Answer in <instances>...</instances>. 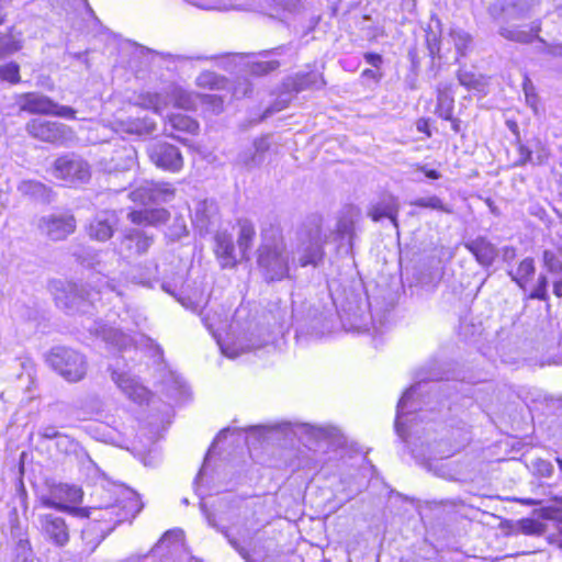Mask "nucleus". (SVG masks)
Listing matches in <instances>:
<instances>
[{
	"label": "nucleus",
	"mask_w": 562,
	"mask_h": 562,
	"mask_svg": "<svg viewBox=\"0 0 562 562\" xmlns=\"http://www.w3.org/2000/svg\"><path fill=\"white\" fill-rule=\"evenodd\" d=\"M290 256L283 237L272 232L262 235L257 249V267L267 282H277L290 278Z\"/></svg>",
	"instance_id": "obj_1"
},
{
	"label": "nucleus",
	"mask_w": 562,
	"mask_h": 562,
	"mask_svg": "<svg viewBox=\"0 0 562 562\" xmlns=\"http://www.w3.org/2000/svg\"><path fill=\"white\" fill-rule=\"evenodd\" d=\"M202 322L216 339L222 352L234 359L239 355L260 348L265 342H246V336L234 337L238 327L237 322H229V311L222 308L220 312H205Z\"/></svg>",
	"instance_id": "obj_2"
},
{
	"label": "nucleus",
	"mask_w": 562,
	"mask_h": 562,
	"mask_svg": "<svg viewBox=\"0 0 562 562\" xmlns=\"http://www.w3.org/2000/svg\"><path fill=\"white\" fill-rule=\"evenodd\" d=\"M326 236L322 231V220L313 217L299 232L296 260L300 267H317L324 258L323 245Z\"/></svg>",
	"instance_id": "obj_3"
},
{
	"label": "nucleus",
	"mask_w": 562,
	"mask_h": 562,
	"mask_svg": "<svg viewBox=\"0 0 562 562\" xmlns=\"http://www.w3.org/2000/svg\"><path fill=\"white\" fill-rule=\"evenodd\" d=\"M46 361L57 374L70 383L83 380L88 372L86 356L72 348L54 347Z\"/></svg>",
	"instance_id": "obj_4"
},
{
	"label": "nucleus",
	"mask_w": 562,
	"mask_h": 562,
	"mask_svg": "<svg viewBox=\"0 0 562 562\" xmlns=\"http://www.w3.org/2000/svg\"><path fill=\"white\" fill-rule=\"evenodd\" d=\"M101 293V290L87 291L83 286L74 283H59L55 286V301L67 313L80 312L86 314L94 306V302Z\"/></svg>",
	"instance_id": "obj_5"
},
{
	"label": "nucleus",
	"mask_w": 562,
	"mask_h": 562,
	"mask_svg": "<svg viewBox=\"0 0 562 562\" xmlns=\"http://www.w3.org/2000/svg\"><path fill=\"white\" fill-rule=\"evenodd\" d=\"M109 370L112 381L130 400L137 403H143L148 400V390L131 373L125 361L119 358L115 359V361L110 364Z\"/></svg>",
	"instance_id": "obj_6"
},
{
	"label": "nucleus",
	"mask_w": 562,
	"mask_h": 562,
	"mask_svg": "<svg viewBox=\"0 0 562 562\" xmlns=\"http://www.w3.org/2000/svg\"><path fill=\"white\" fill-rule=\"evenodd\" d=\"M54 176L66 184L76 186L89 180L90 169L82 159L65 156L55 161Z\"/></svg>",
	"instance_id": "obj_7"
},
{
	"label": "nucleus",
	"mask_w": 562,
	"mask_h": 562,
	"mask_svg": "<svg viewBox=\"0 0 562 562\" xmlns=\"http://www.w3.org/2000/svg\"><path fill=\"white\" fill-rule=\"evenodd\" d=\"M147 151L150 161L165 171L179 172L183 167V157L175 145L158 142L151 144Z\"/></svg>",
	"instance_id": "obj_8"
},
{
	"label": "nucleus",
	"mask_w": 562,
	"mask_h": 562,
	"mask_svg": "<svg viewBox=\"0 0 562 562\" xmlns=\"http://www.w3.org/2000/svg\"><path fill=\"white\" fill-rule=\"evenodd\" d=\"M40 231L53 240L65 239L76 229V220L68 213L49 214L38 222Z\"/></svg>",
	"instance_id": "obj_9"
},
{
	"label": "nucleus",
	"mask_w": 562,
	"mask_h": 562,
	"mask_svg": "<svg viewBox=\"0 0 562 562\" xmlns=\"http://www.w3.org/2000/svg\"><path fill=\"white\" fill-rule=\"evenodd\" d=\"M82 492L79 487L59 483L54 485L48 495H42L40 501L43 506L69 512L67 503L76 504L81 502Z\"/></svg>",
	"instance_id": "obj_10"
},
{
	"label": "nucleus",
	"mask_w": 562,
	"mask_h": 562,
	"mask_svg": "<svg viewBox=\"0 0 562 562\" xmlns=\"http://www.w3.org/2000/svg\"><path fill=\"white\" fill-rule=\"evenodd\" d=\"M26 130L33 137L48 143H61L68 138L70 132L66 125L44 119L30 121Z\"/></svg>",
	"instance_id": "obj_11"
},
{
	"label": "nucleus",
	"mask_w": 562,
	"mask_h": 562,
	"mask_svg": "<svg viewBox=\"0 0 562 562\" xmlns=\"http://www.w3.org/2000/svg\"><path fill=\"white\" fill-rule=\"evenodd\" d=\"M424 390V383L418 382L412 385L401 397L397 409H396V418H395V430L398 437H401L404 441L407 439V429L406 425L409 422L408 415L413 414L417 408L413 403V400L416 395L420 394Z\"/></svg>",
	"instance_id": "obj_12"
},
{
	"label": "nucleus",
	"mask_w": 562,
	"mask_h": 562,
	"mask_svg": "<svg viewBox=\"0 0 562 562\" xmlns=\"http://www.w3.org/2000/svg\"><path fill=\"white\" fill-rule=\"evenodd\" d=\"M270 148L267 137L256 138L248 147L244 148L236 158V165L252 170L261 166Z\"/></svg>",
	"instance_id": "obj_13"
},
{
	"label": "nucleus",
	"mask_w": 562,
	"mask_h": 562,
	"mask_svg": "<svg viewBox=\"0 0 562 562\" xmlns=\"http://www.w3.org/2000/svg\"><path fill=\"white\" fill-rule=\"evenodd\" d=\"M40 528L43 535L58 547H64L69 541V530L64 518L53 514L38 516Z\"/></svg>",
	"instance_id": "obj_14"
},
{
	"label": "nucleus",
	"mask_w": 562,
	"mask_h": 562,
	"mask_svg": "<svg viewBox=\"0 0 562 562\" xmlns=\"http://www.w3.org/2000/svg\"><path fill=\"white\" fill-rule=\"evenodd\" d=\"M214 252L222 268H234L240 260L239 250L236 249L233 236L227 232H217L214 237Z\"/></svg>",
	"instance_id": "obj_15"
},
{
	"label": "nucleus",
	"mask_w": 562,
	"mask_h": 562,
	"mask_svg": "<svg viewBox=\"0 0 562 562\" xmlns=\"http://www.w3.org/2000/svg\"><path fill=\"white\" fill-rule=\"evenodd\" d=\"M400 211L398 199L392 194L385 193L376 201L372 202L368 210V216L374 222L389 218L395 228L398 227L397 215Z\"/></svg>",
	"instance_id": "obj_16"
},
{
	"label": "nucleus",
	"mask_w": 562,
	"mask_h": 562,
	"mask_svg": "<svg viewBox=\"0 0 562 562\" xmlns=\"http://www.w3.org/2000/svg\"><path fill=\"white\" fill-rule=\"evenodd\" d=\"M115 224L116 216L114 212H101L90 223L88 234L95 240L105 241L113 235Z\"/></svg>",
	"instance_id": "obj_17"
},
{
	"label": "nucleus",
	"mask_w": 562,
	"mask_h": 562,
	"mask_svg": "<svg viewBox=\"0 0 562 562\" xmlns=\"http://www.w3.org/2000/svg\"><path fill=\"white\" fill-rule=\"evenodd\" d=\"M464 247L475 257L482 266L488 267L497 256L496 247L485 237H476L464 244Z\"/></svg>",
	"instance_id": "obj_18"
},
{
	"label": "nucleus",
	"mask_w": 562,
	"mask_h": 562,
	"mask_svg": "<svg viewBox=\"0 0 562 562\" xmlns=\"http://www.w3.org/2000/svg\"><path fill=\"white\" fill-rule=\"evenodd\" d=\"M88 330L101 337L106 344L117 347L120 350H125L127 347L132 346V338L117 328L95 323L94 327L89 326Z\"/></svg>",
	"instance_id": "obj_19"
},
{
	"label": "nucleus",
	"mask_w": 562,
	"mask_h": 562,
	"mask_svg": "<svg viewBox=\"0 0 562 562\" xmlns=\"http://www.w3.org/2000/svg\"><path fill=\"white\" fill-rule=\"evenodd\" d=\"M116 132L126 133L131 135H148L156 128V123L148 117L136 119H115L113 122Z\"/></svg>",
	"instance_id": "obj_20"
},
{
	"label": "nucleus",
	"mask_w": 562,
	"mask_h": 562,
	"mask_svg": "<svg viewBox=\"0 0 562 562\" xmlns=\"http://www.w3.org/2000/svg\"><path fill=\"white\" fill-rule=\"evenodd\" d=\"M55 108L53 100L38 93H26L21 100V109L31 113L50 114Z\"/></svg>",
	"instance_id": "obj_21"
},
{
	"label": "nucleus",
	"mask_w": 562,
	"mask_h": 562,
	"mask_svg": "<svg viewBox=\"0 0 562 562\" xmlns=\"http://www.w3.org/2000/svg\"><path fill=\"white\" fill-rule=\"evenodd\" d=\"M217 212V206L212 200H201L198 201L194 206V213L192 216L193 223L201 231L207 229L213 217H215Z\"/></svg>",
	"instance_id": "obj_22"
},
{
	"label": "nucleus",
	"mask_w": 562,
	"mask_h": 562,
	"mask_svg": "<svg viewBox=\"0 0 562 562\" xmlns=\"http://www.w3.org/2000/svg\"><path fill=\"white\" fill-rule=\"evenodd\" d=\"M238 226L237 249L239 250L240 258L248 259V254L256 236V229L247 220L239 221Z\"/></svg>",
	"instance_id": "obj_23"
},
{
	"label": "nucleus",
	"mask_w": 562,
	"mask_h": 562,
	"mask_svg": "<svg viewBox=\"0 0 562 562\" xmlns=\"http://www.w3.org/2000/svg\"><path fill=\"white\" fill-rule=\"evenodd\" d=\"M128 218L135 224L157 225L167 222L169 212L166 209L132 211L128 213Z\"/></svg>",
	"instance_id": "obj_24"
},
{
	"label": "nucleus",
	"mask_w": 562,
	"mask_h": 562,
	"mask_svg": "<svg viewBox=\"0 0 562 562\" xmlns=\"http://www.w3.org/2000/svg\"><path fill=\"white\" fill-rule=\"evenodd\" d=\"M168 105L173 104L177 108L190 110L195 105V97L189 91L180 87H171L169 91L165 92Z\"/></svg>",
	"instance_id": "obj_25"
},
{
	"label": "nucleus",
	"mask_w": 562,
	"mask_h": 562,
	"mask_svg": "<svg viewBox=\"0 0 562 562\" xmlns=\"http://www.w3.org/2000/svg\"><path fill=\"white\" fill-rule=\"evenodd\" d=\"M135 105L143 109L153 110L155 113L160 114L162 110L168 105V101L167 97H165V93L145 92L137 97Z\"/></svg>",
	"instance_id": "obj_26"
},
{
	"label": "nucleus",
	"mask_w": 562,
	"mask_h": 562,
	"mask_svg": "<svg viewBox=\"0 0 562 562\" xmlns=\"http://www.w3.org/2000/svg\"><path fill=\"white\" fill-rule=\"evenodd\" d=\"M536 271L532 258H525L520 261L515 271H509V276L521 289H526Z\"/></svg>",
	"instance_id": "obj_27"
},
{
	"label": "nucleus",
	"mask_w": 562,
	"mask_h": 562,
	"mask_svg": "<svg viewBox=\"0 0 562 562\" xmlns=\"http://www.w3.org/2000/svg\"><path fill=\"white\" fill-rule=\"evenodd\" d=\"M443 41L452 42L459 56H465L472 45L471 35L458 27H451L448 38L445 37Z\"/></svg>",
	"instance_id": "obj_28"
},
{
	"label": "nucleus",
	"mask_w": 562,
	"mask_h": 562,
	"mask_svg": "<svg viewBox=\"0 0 562 562\" xmlns=\"http://www.w3.org/2000/svg\"><path fill=\"white\" fill-rule=\"evenodd\" d=\"M22 48V34L10 31L0 35V59L4 58Z\"/></svg>",
	"instance_id": "obj_29"
},
{
	"label": "nucleus",
	"mask_w": 562,
	"mask_h": 562,
	"mask_svg": "<svg viewBox=\"0 0 562 562\" xmlns=\"http://www.w3.org/2000/svg\"><path fill=\"white\" fill-rule=\"evenodd\" d=\"M124 243L128 249L135 247L137 254H143L151 246L153 238L139 229H133L126 235Z\"/></svg>",
	"instance_id": "obj_30"
},
{
	"label": "nucleus",
	"mask_w": 562,
	"mask_h": 562,
	"mask_svg": "<svg viewBox=\"0 0 562 562\" xmlns=\"http://www.w3.org/2000/svg\"><path fill=\"white\" fill-rule=\"evenodd\" d=\"M168 123L172 130L189 134H195L199 130V124L195 120L181 113L170 115Z\"/></svg>",
	"instance_id": "obj_31"
},
{
	"label": "nucleus",
	"mask_w": 562,
	"mask_h": 562,
	"mask_svg": "<svg viewBox=\"0 0 562 562\" xmlns=\"http://www.w3.org/2000/svg\"><path fill=\"white\" fill-rule=\"evenodd\" d=\"M154 181L144 180L133 191L130 192V199L138 204H153Z\"/></svg>",
	"instance_id": "obj_32"
},
{
	"label": "nucleus",
	"mask_w": 562,
	"mask_h": 562,
	"mask_svg": "<svg viewBox=\"0 0 562 562\" xmlns=\"http://www.w3.org/2000/svg\"><path fill=\"white\" fill-rule=\"evenodd\" d=\"M18 189L22 194L49 201V190L38 181L24 180L19 184Z\"/></svg>",
	"instance_id": "obj_33"
},
{
	"label": "nucleus",
	"mask_w": 562,
	"mask_h": 562,
	"mask_svg": "<svg viewBox=\"0 0 562 562\" xmlns=\"http://www.w3.org/2000/svg\"><path fill=\"white\" fill-rule=\"evenodd\" d=\"M538 32L539 26L531 27L528 31L515 27H503L501 30V35L510 41L529 43L537 36Z\"/></svg>",
	"instance_id": "obj_34"
},
{
	"label": "nucleus",
	"mask_w": 562,
	"mask_h": 562,
	"mask_svg": "<svg viewBox=\"0 0 562 562\" xmlns=\"http://www.w3.org/2000/svg\"><path fill=\"white\" fill-rule=\"evenodd\" d=\"M176 198V189L167 182H154L153 204L169 203Z\"/></svg>",
	"instance_id": "obj_35"
},
{
	"label": "nucleus",
	"mask_w": 562,
	"mask_h": 562,
	"mask_svg": "<svg viewBox=\"0 0 562 562\" xmlns=\"http://www.w3.org/2000/svg\"><path fill=\"white\" fill-rule=\"evenodd\" d=\"M411 204L419 207L437 210L448 214L451 213V209L446 205L437 195L419 198L412 201Z\"/></svg>",
	"instance_id": "obj_36"
},
{
	"label": "nucleus",
	"mask_w": 562,
	"mask_h": 562,
	"mask_svg": "<svg viewBox=\"0 0 562 562\" xmlns=\"http://www.w3.org/2000/svg\"><path fill=\"white\" fill-rule=\"evenodd\" d=\"M183 541V532L180 529L168 530L164 533L159 542L157 543L158 548L162 547H172L176 550L182 547Z\"/></svg>",
	"instance_id": "obj_37"
},
{
	"label": "nucleus",
	"mask_w": 562,
	"mask_h": 562,
	"mask_svg": "<svg viewBox=\"0 0 562 562\" xmlns=\"http://www.w3.org/2000/svg\"><path fill=\"white\" fill-rule=\"evenodd\" d=\"M543 267L547 269L549 273L553 277L562 276V262L555 256V254L551 250H544L542 255Z\"/></svg>",
	"instance_id": "obj_38"
},
{
	"label": "nucleus",
	"mask_w": 562,
	"mask_h": 562,
	"mask_svg": "<svg viewBox=\"0 0 562 562\" xmlns=\"http://www.w3.org/2000/svg\"><path fill=\"white\" fill-rule=\"evenodd\" d=\"M223 82L224 78L212 71H204L196 78V85L203 88L218 89Z\"/></svg>",
	"instance_id": "obj_39"
},
{
	"label": "nucleus",
	"mask_w": 562,
	"mask_h": 562,
	"mask_svg": "<svg viewBox=\"0 0 562 562\" xmlns=\"http://www.w3.org/2000/svg\"><path fill=\"white\" fill-rule=\"evenodd\" d=\"M0 80L10 83H18L20 81V67L16 63H8L0 66Z\"/></svg>",
	"instance_id": "obj_40"
},
{
	"label": "nucleus",
	"mask_w": 562,
	"mask_h": 562,
	"mask_svg": "<svg viewBox=\"0 0 562 562\" xmlns=\"http://www.w3.org/2000/svg\"><path fill=\"white\" fill-rule=\"evenodd\" d=\"M295 428H296L294 430L295 434H299V432L306 434V435H310V436L314 437L317 440L324 439L327 436H329V430L328 429L315 427V426L310 425V424L296 425Z\"/></svg>",
	"instance_id": "obj_41"
},
{
	"label": "nucleus",
	"mask_w": 562,
	"mask_h": 562,
	"mask_svg": "<svg viewBox=\"0 0 562 562\" xmlns=\"http://www.w3.org/2000/svg\"><path fill=\"white\" fill-rule=\"evenodd\" d=\"M548 278L544 274H540L537 280V284L535 289L529 294L530 299H537L540 301H547L548 300Z\"/></svg>",
	"instance_id": "obj_42"
},
{
	"label": "nucleus",
	"mask_w": 562,
	"mask_h": 562,
	"mask_svg": "<svg viewBox=\"0 0 562 562\" xmlns=\"http://www.w3.org/2000/svg\"><path fill=\"white\" fill-rule=\"evenodd\" d=\"M459 81L462 86L474 89L477 91L483 90V82L482 78L475 77L473 74H470L468 71H460L459 72Z\"/></svg>",
	"instance_id": "obj_43"
},
{
	"label": "nucleus",
	"mask_w": 562,
	"mask_h": 562,
	"mask_svg": "<svg viewBox=\"0 0 562 562\" xmlns=\"http://www.w3.org/2000/svg\"><path fill=\"white\" fill-rule=\"evenodd\" d=\"M520 527L526 535H541L544 530L543 524L536 519H524L520 521Z\"/></svg>",
	"instance_id": "obj_44"
},
{
	"label": "nucleus",
	"mask_w": 562,
	"mask_h": 562,
	"mask_svg": "<svg viewBox=\"0 0 562 562\" xmlns=\"http://www.w3.org/2000/svg\"><path fill=\"white\" fill-rule=\"evenodd\" d=\"M279 67V63L276 60L269 61H257L251 66V72L255 75H266Z\"/></svg>",
	"instance_id": "obj_45"
},
{
	"label": "nucleus",
	"mask_w": 562,
	"mask_h": 562,
	"mask_svg": "<svg viewBox=\"0 0 562 562\" xmlns=\"http://www.w3.org/2000/svg\"><path fill=\"white\" fill-rule=\"evenodd\" d=\"M156 278H157V266L151 265L149 268H147L146 274H144V276L142 274L139 277L134 276L133 281L135 283L149 286V285H151V281L156 280Z\"/></svg>",
	"instance_id": "obj_46"
},
{
	"label": "nucleus",
	"mask_w": 562,
	"mask_h": 562,
	"mask_svg": "<svg viewBox=\"0 0 562 562\" xmlns=\"http://www.w3.org/2000/svg\"><path fill=\"white\" fill-rule=\"evenodd\" d=\"M524 91H525V97H526L527 103L531 108L536 109L537 97L533 92L532 83L528 78H525V80H524Z\"/></svg>",
	"instance_id": "obj_47"
},
{
	"label": "nucleus",
	"mask_w": 562,
	"mask_h": 562,
	"mask_svg": "<svg viewBox=\"0 0 562 562\" xmlns=\"http://www.w3.org/2000/svg\"><path fill=\"white\" fill-rule=\"evenodd\" d=\"M536 469L539 472L540 475L549 477L553 473V465L547 461V460H537L536 461Z\"/></svg>",
	"instance_id": "obj_48"
},
{
	"label": "nucleus",
	"mask_w": 562,
	"mask_h": 562,
	"mask_svg": "<svg viewBox=\"0 0 562 562\" xmlns=\"http://www.w3.org/2000/svg\"><path fill=\"white\" fill-rule=\"evenodd\" d=\"M75 113L76 111L72 108L56 103V108L52 114L66 119H75Z\"/></svg>",
	"instance_id": "obj_49"
},
{
	"label": "nucleus",
	"mask_w": 562,
	"mask_h": 562,
	"mask_svg": "<svg viewBox=\"0 0 562 562\" xmlns=\"http://www.w3.org/2000/svg\"><path fill=\"white\" fill-rule=\"evenodd\" d=\"M353 229L352 221L349 220H340L337 225L338 233L344 236H350Z\"/></svg>",
	"instance_id": "obj_50"
},
{
	"label": "nucleus",
	"mask_w": 562,
	"mask_h": 562,
	"mask_svg": "<svg viewBox=\"0 0 562 562\" xmlns=\"http://www.w3.org/2000/svg\"><path fill=\"white\" fill-rule=\"evenodd\" d=\"M438 102H439V105H440V106H443V104H445L446 102L450 104V103L452 102V100H451V99H449V98H448V95L440 93V94L438 95ZM440 115H441L445 120H450V117H451V109H450V105H449V106H448V109H447V110H445V112H443V113H441Z\"/></svg>",
	"instance_id": "obj_51"
},
{
	"label": "nucleus",
	"mask_w": 562,
	"mask_h": 562,
	"mask_svg": "<svg viewBox=\"0 0 562 562\" xmlns=\"http://www.w3.org/2000/svg\"><path fill=\"white\" fill-rule=\"evenodd\" d=\"M364 59L368 64L371 66L378 68L382 64V57L379 54L375 53H367L364 54Z\"/></svg>",
	"instance_id": "obj_52"
},
{
	"label": "nucleus",
	"mask_w": 562,
	"mask_h": 562,
	"mask_svg": "<svg viewBox=\"0 0 562 562\" xmlns=\"http://www.w3.org/2000/svg\"><path fill=\"white\" fill-rule=\"evenodd\" d=\"M278 5L286 11H294L299 5V0H274Z\"/></svg>",
	"instance_id": "obj_53"
},
{
	"label": "nucleus",
	"mask_w": 562,
	"mask_h": 562,
	"mask_svg": "<svg viewBox=\"0 0 562 562\" xmlns=\"http://www.w3.org/2000/svg\"><path fill=\"white\" fill-rule=\"evenodd\" d=\"M503 259L505 261H510L516 257V249L514 247H504L502 250Z\"/></svg>",
	"instance_id": "obj_54"
},
{
	"label": "nucleus",
	"mask_w": 562,
	"mask_h": 562,
	"mask_svg": "<svg viewBox=\"0 0 562 562\" xmlns=\"http://www.w3.org/2000/svg\"><path fill=\"white\" fill-rule=\"evenodd\" d=\"M553 293L558 297H562V276L561 277H554V280H553Z\"/></svg>",
	"instance_id": "obj_55"
},
{
	"label": "nucleus",
	"mask_w": 562,
	"mask_h": 562,
	"mask_svg": "<svg viewBox=\"0 0 562 562\" xmlns=\"http://www.w3.org/2000/svg\"><path fill=\"white\" fill-rule=\"evenodd\" d=\"M418 169L425 173L429 179H439L440 173L434 169H427L426 166H419Z\"/></svg>",
	"instance_id": "obj_56"
},
{
	"label": "nucleus",
	"mask_w": 562,
	"mask_h": 562,
	"mask_svg": "<svg viewBox=\"0 0 562 562\" xmlns=\"http://www.w3.org/2000/svg\"><path fill=\"white\" fill-rule=\"evenodd\" d=\"M427 42H428V48H429L430 54L431 55L439 54L440 47H439V45L437 43L436 37L434 36L432 40L430 37H428Z\"/></svg>",
	"instance_id": "obj_57"
},
{
	"label": "nucleus",
	"mask_w": 562,
	"mask_h": 562,
	"mask_svg": "<svg viewBox=\"0 0 562 562\" xmlns=\"http://www.w3.org/2000/svg\"><path fill=\"white\" fill-rule=\"evenodd\" d=\"M231 431V428H225L218 432L216 438L214 439L211 449L209 450V453H211V450L214 449L215 445H217L222 439L226 438L227 434Z\"/></svg>",
	"instance_id": "obj_58"
},
{
	"label": "nucleus",
	"mask_w": 562,
	"mask_h": 562,
	"mask_svg": "<svg viewBox=\"0 0 562 562\" xmlns=\"http://www.w3.org/2000/svg\"><path fill=\"white\" fill-rule=\"evenodd\" d=\"M57 436H58V431L56 430L55 427H46L43 430V437H45L47 439H53V438H56Z\"/></svg>",
	"instance_id": "obj_59"
},
{
	"label": "nucleus",
	"mask_w": 562,
	"mask_h": 562,
	"mask_svg": "<svg viewBox=\"0 0 562 562\" xmlns=\"http://www.w3.org/2000/svg\"><path fill=\"white\" fill-rule=\"evenodd\" d=\"M134 150L133 149H128L127 153H126V162H125V166L124 168L125 169H128L131 168L133 165H134Z\"/></svg>",
	"instance_id": "obj_60"
},
{
	"label": "nucleus",
	"mask_w": 562,
	"mask_h": 562,
	"mask_svg": "<svg viewBox=\"0 0 562 562\" xmlns=\"http://www.w3.org/2000/svg\"><path fill=\"white\" fill-rule=\"evenodd\" d=\"M231 543L246 561H249L248 553L243 548L238 547L236 541L231 540Z\"/></svg>",
	"instance_id": "obj_61"
},
{
	"label": "nucleus",
	"mask_w": 562,
	"mask_h": 562,
	"mask_svg": "<svg viewBox=\"0 0 562 562\" xmlns=\"http://www.w3.org/2000/svg\"><path fill=\"white\" fill-rule=\"evenodd\" d=\"M362 76L363 77H368V78H372L374 80H378L379 79V76L376 74V71L372 70V69H366L362 71Z\"/></svg>",
	"instance_id": "obj_62"
},
{
	"label": "nucleus",
	"mask_w": 562,
	"mask_h": 562,
	"mask_svg": "<svg viewBox=\"0 0 562 562\" xmlns=\"http://www.w3.org/2000/svg\"><path fill=\"white\" fill-rule=\"evenodd\" d=\"M552 542L557 543L560 549H562V529L559 533L553 536Z\"/></svg>",
	"instance_id": "obj_63"
},
{
	"label": "nucleus",
	"mask_w": 562,
	"mask_h": 562,
	"mask_svg": "<svg viewBox=\"0 0 562 562\" xmlns=\"http://www.w3.org/2000/svg\"><path fill=\"white\" fill-rule=\"evenodd\" d=\"M106 291L109 292H115L116 293V296H121L122 295V292L116 290L115 285L112 284V283H109L106 282Z\"/></svg>",
	"instance_id": "obj_64"
}]
</instances>
